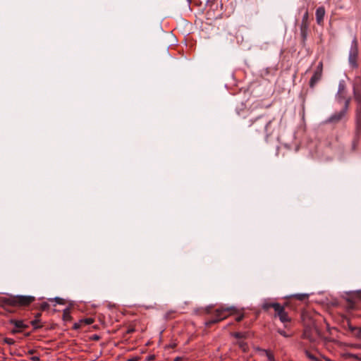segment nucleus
<instances>
[{
    "mask_svg": "<svg viewBox=\"0 0 361 361\" xmlns=\"http://www.w3.org/2000/svg\"><path fill=\"white\" fill-rule=\"evenodd\" d=\"M288 305L287 302H285L281 305L279 310L275 312L274 317H279L281 322L283 324L285 329H277V332L285 338H290L293 336L291 329L293 326V322L291 317L288 315V312H286L285 307Z\"/></svg>",
    "mask_w": 361,
    "mask_h": 361,
    "instance_id": "f257e3e1",
    "label": "nucleus"
},
{
    "mask_svg": "<svg viewBox=\"0 0 361 361\" xmlns=\"http://www.w3.org/2000/svg\"><path fill=\"white\" fill-rule=\"evenodd\" d=\"M238 309L234 306L221 305L214 310V317L205 322L207 327H211L213 324H216L232 314L238 313Z\"/></svg>",
    "mask_w": 361,
    "mask_h": 361,
    "instance_id": "f03ea898",
    "label": "nucleus"
},
{
    "mask_svg": "<svg viewBox=\"0 0 361 361\" xmlns=\"http://www.w3.org/2000/svg\"><path fill=\"white\" fill-rule=\"evenodd\" d=\"M249 126L252 128V131L256 133L264 131L267 135H271L274 130L271 120L265 116H259L255 120L251 121Z\"/></svg>",
    "mask_w": 361,
    "mask_h": 361,
    "instance_id": "7ed1b4c3",
    "label": "nucleus"
},
{
    "mask_svg": "<svg viewBox=\"0 0 361 361\" xmlns=\"http://www.w3.org/2000/svg\"><path fill=\"white\" fill-rule=\"evenodd\" d=\"M354 98L357 103L356 110V120L357 127L359 130H361V85L354 87Z\"/></svg>",
    "mask_w": 361,
    "mask_h": 361,
    "instance_id": "20e7f679",
    "label": "nucleus"
},
{
    "mask_svg": "<svg viewBox=\"0 0 361 361\" xmlns=\"http://www.w3.org/2000/svg\"><path fill=\"white\" fill-rule=\"evenodd\" d=\"M358 58V42L357 39L355 37L352 42L349 52L348 61L350 66L353 68L358 67L357 63Z\"/></svg>",
    "mask_w": 361,
    "mask_h": 361,
    "instance_id": "39448f33",
    "label": "nucleus"
},
{
    "mask_svg": "<svg viewBox=\"0 0 361 361\" xmlns=\"http://www.w3.org/2000/svg\"><path fill=\"white\" fill-rule=\"evenodd\" d=\"M35 300V298L32 295H13V307H26Z\"/></svg>",
    "mask_w": 361,
    "mask_h": 361,
    "instance_id": "423d86ee",
    "label": "nucleus"
},
{
    "mask_svg": "<svg viewBox=\"0 0 361 361\" xmlns=\"http://www.w3.org/2000/svg\"><path fill=\"white\" fill-rule=\"evenodd\" d=\"M323 75V62L319 61L315 70L313 72L310 81L309 86L311 89H314L315 85L322 80Z\"/></svg>",
    "mask_w": 361,
    "mask_h": 361,
    "instance_id": "0eeeda50",
    "label": "nucleus"
},
{
    "mask_svg": "<svg viewBox=\"0 0 361 361\" xmlns=\"http://www.w3.org/2000/svg\"><path fill=\"white\" fill-rule=\"evenodd\" d=\"M358 301H361V290L351 293L350 296L346 300V309L348 310L356 309Z\"/></svg>",
    "mask_w": 361,
    "mask_h": 361,
    "instance_id": "6e6552de",
    "label": "nucleus"
},
{
    "mask_svg": "<svg viewBox=\"0 0 361 361\" xmlns=\"http://www.w3.org/2000/svg\"><path fill=\"white\" fill-rule=\"evenodd\" d=\"M346 94H347V91H346L345 85L343 84L340 83L339 86H338V93L336 94V98L339 102H342L343 101H344L345 102L344 107L345 109H348L349 104H350V99L347 98Z\"/></svg>",
    "mask_w": 361,
    "mask_h": 361,
    "instance_id": "1a4fd4ad",
    "label": "nucleus"
},
{
    "mask_svg": "<svg viewBox=\"0 0 361 361\" xmlns=\"http://www.w3.org/2000/svg\"><path fill=\"white\" fill-rule=\"evenodd\" d=\"M9 324L14 326V328L11 330L12 334H16L22 332L23 330L29 327L28 324L24 323L23 320H17L11 319L9 320Z\"/></svg>",
    "mask_w": 361,
    "mask_h": 361,
    "instance_id": "9d476101",
    "label": "nucleus"
},
{
    "mask_svg": "<svg viewBox=\"0 0 361 361\" xmlns=\"http://www.w3.org/2000/svg\"><path fill=\"white\" fill-rule=\"evenodd\" d=\"M281 305L279 302H272L270 299H265L262 304V309L267 312L270 308H273L276 312Z\"/></svg>",
    "mask_w": 361,
    "mask_h": 361,
    "instance_id": "9b49d317",
    "label": "nucleus"
},
{
    "mask_svg": "<svg viewBox=\"0 0 361 361\" xmlns=\"http://www.w3.org/2000/svg\"><path fill=\"white\" fill-rule=\"evenodd\" d=\"M326 11L324 6H319L317 8L315 16L316 21L319 25H323L324 24V18L325 16Z\"/></svg>",
    "mask_w": 361,
    "mask_h": 361,
    "instance_id": "f8f14e48",
    "label": "nucleus"
},
{
    "mask_svg": "<svg viewBox=\"0 0 361 361\" xmlns=\"http://www.w3.org/2000/svg\"><path fill=\"white\" fill-rule=\"evenodd\" d=\"M0 305L5 308L13 307V295L0 297Z\"/></svg>",
    "mask_w": 361,
    "mask_h": 361,
    "instance_id": "ddd939ff",
    "label": "nucleus"
},
{
    "mask_svg": "<svg viewBox=\"0 0 361 361\" xmlns=\"http://www.w3.org/2000/svg\"><path fill=\"white\" fill-rule=\"evenodd\" d=\"M300 30L302 42L305 43L307 37L309 24L301 23Z\"/></svg>",
    "mask_w": 361,
    "mask_h": 361,
    "instance_id": "4468645a",
    "label": "nucleus"
},
{
    "mask_svg": "<svg viewBox=\"0 0 361 361\" xmlns=\"http://www.w3.org/2000/svg\"><path fill=\"white\" fill-rule=\"evenodd\" d=\"M42 314L40 312L37 313L35 315V319L30 322V324L33 326L34 329H38L42 328L43 325L41 324L40 317Z\"/></svg>",
    "mask_w": 361,
    "mask_h": 361,
    "instance_id": "2eb2a0df",
    "label": "nucleus"
},
{
    "mask_svg": "<svg viewBox=\"0 0 361 361\" xmlns=\"http://www.w3.org/2000/svg\"><path fill=\"white\" fill-rule=\"evenodd\" d=\"M346 111H347V109H345L344 107L343 109L341 110L340 112L333 114L329 118V121L331 122H337V121H340L344 116Z\"/></svg>",
    "mask_w": 361,
    "mask_h": 361,
    "instance_id": "dca6fc26",
    "label": "nucleus"
},
{
    "mask_svg": "<svg viewBox=\"0 0 361 361\" xmlns=\"http://www.w3.org/2000/svg\"><path fill=\"white\" fill-rule=\"evenodd\" d=\"M214 306L212 305H208L205 307H202L196 310V313L200 315L209 314L212 312Z\"/></svg>",
    "mask_w": 361,
    "mask_h": 361,
    "instance_id": "f3484780",
    "label": "nucleus"
},
{
    "mask_svg": "<svg viewBox=\"0 0 361 361\" xmlns=\"http://www.w3.org/2000/svg\"><path fill=\"white\" fill-rule=\"evenodd\" d=\"M62 318H63V320L65 322H69L71 320L72 317L71 315V308L70 307H66V309L63 310Z\"/></svg>",
    "mask_w": 361,
    "mask_h": 361,
    "instance_id": "a211bd4d",
    "label": "nucleus"
},
{
    "mask_svg": "<svg viewBox=\"0 0 361 361\" xmlns=\"http://www.w3.org/2000/svg\"><path fill=\"white\" fill-rule=\"evenodd\" d=\"M304 353L307 357H308L312 361H322L308 350H305Z\"/></svg>",
    "mask_w": 361,
    "mask_h": 361,
    "instance_id": "6ab92c4d",
    "label": "nucleus"
},
{
    "mask_svg": "<svg viewBox=\"0 0 361 361\" xmlns=\"http://www.w3.org/2000/svg\"><path fill=\"white\" fill-rule=\"evenodd\" d=\"M238 346L239 348L243 351L247 352L248 350V345L245 341H239L238 342Z\"/></svg>",
    "mask_w": 361,
    "mask_h": 361,
    "instance_id": "aec40b11",
    "label": "nucleus"
},
{
    "mask_svg": "<svg viewBox=\"0 0 361 361\" xmlns=\"http://www.w3.org/2000/svg\"><path fill=\"white\" fill-rule=\"evenodd\" d=\"M293 298H296L298 300L302 301L308 298L307 294H295L292 295Z\"/></svg>",
    "mask_w": 361,
    "mask_h": 361,
    "instance_id": "412c9836",
    "label": "nucleus"
},
{
    "mask_svg": "<svg viewBox=\"0 0 361 361\" xmlns=\"http://www.w3.org/2000/svg\"><path fill=\"white\" fill-rule=\"evenodd\" d=\"M264 355L267 357L269 361H275L274 355L270 350L264 351Z\"/></svg>",
    "mask_w": 361,
    "mask_h": 361,
    "instance_id": "4be33fe9",
    "label": "nucleus"
},
{
    "mask_svg": "<svg viewBox=\"0 0 361 361\" xmlns=\"http://www.w3.org/2000/svg\"><path fill=\"white\" fill-rule=\"evenodd\" d=\"M49 301H56V303L59 304V305H64L65 304V300L61 298H59V297H56L55 298H50L49 299Z\"/></svg>",
    "mask_w": 361,
    "mask_h": 361,
    "instance_id": "5701e85b",
    "label": "nucleus"
},
{
    "mask_svg": "<svg viewBox=\"0 0 361 361\" xmlns=\"http://www.w3.org/2000/svg\"><path fill=\"white\" fill-rule=\"evenodd\" d=\"M308 18H309V13H308V11H307L304 13V15H303V16H302L301 23L309 24Z\"/></svg>",
    "mask_w": 361,
    "mask_h": 361,
    "instance_id": "b1692460",
    "label": "nucleus"
},
{
    "mask_svg": "<svg viewBox=\"0 0 361 361\" xmlns=\"http://www.w3.org/2000/svg\"><path fill=\"white\" fill-rule=\"evenodd\" d=\"M80 322H82V324L89 325L92 324L94 322V319L92 318H86L80 320Z\"/></svg>",
    "mask_w": 361,
    "mask_h": 361,
    "instance_id": "393cba45",
    "label": "nucleus"
},
{
    "mask_svg": "<svg viewBox=\"0 0 361 361\" xmlns=\"http://www.w3.org/2000/svg\"><path fill=\"white\" fill-rule=\"evenodd\" d=\"M352 332H354V334L358 337L361 338V329L357 328H352L351 329Z\"/></svg>",
    "mask_w": 361,
    "mask_h": 361,
    "instance_id": "a878e982",
    "label": "nucleus"
},
{
    "mask_svg": "<svg viewBox=\"0 0 361 361\" xmlns=\"http://www.w3.org/2000/svg\"><path fill=\"white\" fill-rule=\"evenodd\" d=\"M4 343H6V344H8L9 345H13L15 343V341H14V339L11 338H5L4 339Z\"/></svg>",
    "mask_w": 361,
    "mask_h": 361,
    "instance_id": "bb28decb",
    "label": "nucleus"
},
{
    "mask_svg": "<svg viewBox=\"0 0 361 361\" xmlns=\"http://www.w3.org/2000/svg\"><path fill=\"white\" fill-rule=\"evenodd\" d=\"M49 307V305L47 302H43L39 306V309L42 311L48 310Z\"/></svg>",
    "mask_w": 361,
    "mask_h": 361,
    "instance_id": "cd10ccee",
    "label": "nucleus"
},
{
    "mask_svg": "<svg viewBox=\"0 0 361 361\" xmlns=\"http://www.w3.org/2000/svg\"><path fill=\"white\" fill-rule=\"evenodd\" d=\"M82 322H80V320L78 322H76L73 324V328L75 330L81 328Z\"/></svg>",
    "mask_w": 361,
    "mask_h": 361,
    "instance_id": "c85d7f7f",
    "label": "nucleus"
},
{
    "mask_svg": "<svg viewBox=\"0 0 361 361\" xmlns=\"http://www.w3.org/2000/svg\"><path fill=\"white\" fill-rule=\"evenodd\" d=\"M255 350L257 352L260 353L262 355H264V351H268L269 350H266V349L261 348L259 347H257V348H255Z\"/></svg>",
    "mask_w": 361,
    "mask_h": 361,
    "instance_id": "c756f323",
    "label": "nucleus"
},
{
    "mask_svg": "<svg viewBox=\"0 0 361 361\" xmlns=\"http://www.w3.org/2000/svg\"><path fill=\"white\" fill-rule=\"evenodd\" d=\"M244 318V314H240V315L237 316L236 318H235V321L238 322H241Z\"/></svg>",
    "mask_w": 361,
    "mask_h": 361,
    "instance_id": "7c9ffc66",
    "label": "nucleus"
},
{
    "mask_svg": "<svg viewBox=\"0 0 361 361\" xmlns=\"http://www.w3.org/2000/svg\"><path fill=\"white\" fill-rule=\"evenodd\" d=\"M236 338H241L243 337V334L240 332H236L233 334Z\"/></svg>",
    "mask_w": 361,
    "mask_h": 361,
    "instance_id": "2f4dec72",
    "label": "nucleus"
},
{
    "mask_svg": "<svg viewBox=\"0 0 361 361\" xmlns=\"http://www.w3.org/2000/svg\"><path fill=\"white\" fill-rule=\"evenodd\" d=\"M30 359L32 361H39V357H38V356H33Z\"/></svg>",
    "mask_w": 361,
    "mask_h": 361,
    "instance_id": "473e14b6",
    "label": "nucleus"
},
{
    "mask_svg": "<svg viewBox=\"0 0 361 361\" xmlns=\"http://www.w3.org/2000/svg\"><path fill=\"white\" fill-rule=\"evenodd\" d=\"M183 358L181 357H176L173 361H182Z\"/></svg>",
    "mask_w": 361,
    "mask_h": 361,
    "instance_id": "72a5a7b5",
    "label": "nucleus"
},
{
    "mask_svg": "<svg viewBox=\"0 0 361 361\" xmlns=\"http://www.w3.org/2000/svg\"><path fill=\"white\" fill-rule=\"evenodd\" d=\"M133 331H134V329H128L127 332H128V334H130V333H132V332H133Z\"/></svg>",
    "mask_w": 361,
    "mask_h": 361,
    "instance_id": "f704fd0d",
    "label": "nucleus"
},
{
    "mask_svg": "<svg viewBox=\"0 0 361 361\" xmlns=\"http://www.w3.org/2000/svg\"><path fill=\"white\" fill-rule=\"evenodd\" d=\"M28 353H29V354H32V353H33V350H29V351H28Z\"/></svg>",
    "mask_w": 361,
    "mask_h": 361,
    "instance_id": "c9c22d12",
    "label": "nucleus"
},
{
    "mask_svg": "<svg viewBox=\"0 0 361 361\" xmlns=\"http://www.w3.org/2000/svg\"><path fill=\"white\" fill-rule=\"evenodd\" d=\"M98 338H99L98 336L94 337V339H98Z\"/></svg>",
    "mask_w": 361,
    "mask_h": 361,
    "instance_id": "e433bc0d",
    "label": "nucleus"
},
{
    "mask_svg": "<svg viewBox=\"0 0 361 361\" xmlns=\"http://www.w3.org/2000/svg\"><path fill=\"white\" fill-rule=\"evenodd\" d=\"M130 361H135V360H133V359H131V360H130Z\"/></svg>",
    "mask_w": 361,
    "mask_h": 361,
    "instance_id": "4c0bfd02",
    "label": "nucleus"
}]
</instances>
